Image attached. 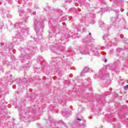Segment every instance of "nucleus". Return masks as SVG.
I'll list each match as a JSON object with an SVG mask.
<instances>
[{
    "mask_svg": "<svg viewBox=\"0 0 128 128\" xmlns=\"http://www.w3.org/2000/svg\"><path fill=\"white\" fill-rule=\"evenodd\" d=\"M78 120H79L80 122V120H82V119L80 118H78Z\"/></svg>",
    "mask_w": 128,
    "mask_h": 128,
    "instance_id": "obj_2",
    "label": "nucleus"
},
{
    "mask_svg": "<svg viewBox=\"0 0 128 128\" xmlns=\"http://www.w3.org/2000/svg\"><path fill=\"white\" fill-rule=\"evenodd\" d=\"M124 89L126 90H128V85H126V86H125L124 87Z\"/></svg>",
    "mask_w": 128,
    "mask_h": 128,
    "instance_id": "obj_1",
    "label": "nucleus"
},
{
    "mask_svg": "<svg viewBox=\"0 0 128 128\" xmlns=\"http://www.w3.org/2000/svg\"><path fill=\"white\" fill-rule=\"evenodd\" d=\"M90 36V34H92V33H89Z\"/></svg>",
    "mask_w": 128,
    "mask_h": 128,
    "instance_id": "obj_4",
    "label": "nucleus"
},
{
    "mask_svg": "<svg viewBox=\"0 0 128 128\" xmlns=\"http://www.w3.org/2000/svg\"><path fill=\"white\" fill-rule=\"evenodd\" d=\"M108 62V60L106 59L104 62Z\"/></svg>",
    "mask_w": 128,
    "mask_h": 128,
    "instance_id": "obj_3",
    "label": "nucleus"
}]
</instances>
